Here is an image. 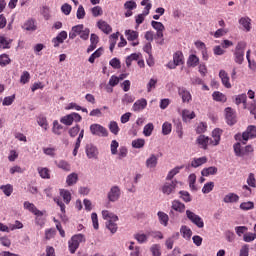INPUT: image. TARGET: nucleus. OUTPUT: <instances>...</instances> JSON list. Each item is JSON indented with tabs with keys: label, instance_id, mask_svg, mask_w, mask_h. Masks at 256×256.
<instances>
[{
	"label": "nucleus",
	"instance_id": "1",
	"mask_svg": "<svg viewBox=\"0 0 256 256\" xmlns=\"http://www.w3.org/2000/svg\"><path fill=\"white\" fill-rule=\"evenodd\" d=\"M102 217L106 220V229L110 231V233H117V221H119V217L108 210L102 211Z\"/></svg>",
	"mask_w": 256,
	"mask_h": 256
},
{
	"label": "nucleus",
	"instance_id": "2",
	"mask_svg": "<svg viewBox=\"0 0 256 256\" xmlns=\"http://www.w3.org/2000/svg\"><path fill=\"white\" fill-rule=\"evenodd\" d=\"M87 239L85 238V235L83 234H76L71 237V239L68 241V249L70 253L73 255L76 253V251L79 249V245L81 243H85Z\"/></svg>",
	"mask_w": 256,
	"mask_h": 256
},
{
	"label": "nucleus",
	"instance_id": "3",
	"mask_svg": "<svg viewBox=\"0 0 256 256\" xmlns=\"http://www.w3.org/2000/svg\"><path fill=\"white\" fill-rule=\"evenodd\" d=\"M245 47L247 44L245 42H238L234 52V61L238 65H242L243 61H245Z\"/></svg>",
	"mask_w": 256,
	"mask_h": 256
},
{
	"label": "nucleus",
	"instance_id": "4",
	"mask_svg": "<svg viewBox=\"0 0 256 256\" xmlns=\"http://www.w3.org/2000/svg\"><path fill=\"white\" fill-rule=\"evenodd\" d=\"M81 121H83V117H81L77 112H72L60 118V123L66 125L67 127H71L74 122L81 123Z\"/></svg>",
	"mask_w": 256,
	"mask_h": 256
},
{
	"label": "nucleus",
	"instance_id": "5",
	"mask_svg": "<svg viewBox=\"0 0 256 256\" xmlns=\"http://www.w3.org/2000/svg\"><path fill=\"white\" fill-rule=\"evenodd\" d=\"M179 65H185V56L182 51H176L173 54V61L168 62V69H177Z\"/></svg>",
	"mask_w": 256,
	"mask_h": 256
},
{
	"label": "nucleus",
	"instance_id": "6",
	"mask_svg": "<svg viewBox=\"0 0 256 256\" xmlns=\"http://www.w3.org/2000/svg\"><path fill=\"white\" fill-rule=\"evenodd\" d=\"M186 216L193 225H196L198 229H203L205 227V222L203 221V218L201 216L195 214L191 210H186Z\"/></svg>",
	"mask_w": 256,
	"mask_h": 256
},
{
	"label": "nucleus",
	"instance_id": "7",
	"mask_svg": "<svg viewBox=\"0 0 256 256\" xmlns=\"http://www.w3.org/2000/svg\"><path fill=\"white\" fill-rule=\"evenodd\" d=\"M90 133L97 137H108L109 135L107 128L103 127L101 124H91Z\"/></svg>",
	"mask_w": 256,
	"mask_h": 256
},
{
	"label": "nucleus",
	"instance_id": "8",
	"mask_svg": "<svg viewBox=\"0 0 256 256\" xmlns=\"http://www.w3.org/2000/svg\"><path fill=\"white\" fill-rule=\"evenodd\" d=\"M221 135H223V130L220 128H215L212 131L211 137L210 138V145L211 147H217L221 143Z\"/></svg>",
	"mask_w": 256,
	"mask_h": 256
},
{
	"label": "nucleus",
	"instance_id": "9",
	"mask_svg": "<svg viewBox=\"0 0 256 256\" xmlns=\"http://www.w3.org/2000/svg\"><path fill=\"white\" fill-rule=\"evenodd\" d=\"M256 137V126L250 125L247 127L246 131L242 134L243 145H246L249 139H255Z\"/></svg>",
	"mask_w": 256,
	"mask_h": 256
},
{
	"label": "nucleus",
	"instance_id": "10",
	"mask_svg": "<svg viewBox=\"0 0 256 256\" xmlns=\"http://www.w3.org/2000/svg\"><path fill=\"white\" fill-rule=\"evenodd\" d=\"M119 197H121V188L119 186H112L108 192V200L115 203V201H119Z\"/></svg>",
	"mask_w": 256,
	"mask_h": 256
},
{
	"label": "nucleus",
	"instance_id": "11",
	"mask_svg": "<svg viewBox=\"0 0 256 256\" xmlns=\"http://www.w3.org/2000/svg\"><path fill=\"white\" fill-rule=\"evenodd\" d=\"M24 209H27V211H30V213H33V215H37L38 217H43L44 215L43 211L37 209V206L29 201L24 202Z\"/></svg>",
	"mask_w": 256,
	"mask_h": 256
},
{
	"label": "nucleus",
	"instance_id": "12",
	"mask_svg": "<svg viewBox=\"0 0 256 256\" xmlns=\"http://www.w3.org/2000/svg\"><path fill=\"white\" fill-rule=\"evenodd\" d=\"M196 143H198V145H200V147L204 150H207L209 145H211V138H209L208 136H205L203 134H201L200 136H198V138L196 139Z\"/></svg>",
	"mask_w": 256,
	"mask_h": 256
},
{
	"label": "nucleus",
	"instance_id": "13",
	"mask_svg": "<svg viewBox=\"0 0 256 256\" xmlns=\"http://www.w3.org/2000/svg\"><path fill=\"white\" fill-rule=\"evenodd\" d=\"M225 113H226L227 123L229 125H235V123H237V116L235 115L233 108H231V107L226 108Z\"/></svg>",
	"mask_w": 256,
	"mask_h": 256
},
{
	"label": "nucleus",
	"instance_id": "14",
	"mask_svg": "<svg viewBox=\"0 0 256 256\" xmlns=\"http://www.w3.org/2000/svg\"><path fill=\"white\" fill-rule=\"evenodd\" d=\"M219 77L222 81V85L226 88V89H231L232 85L230 82V78H229V74L227 73V71L225 70H220L219 71Z\"/></svg>",
	"mask_w": 256,
	"mask_h": 256
},
{
	"label": "nucleus",
	"instance_id": "15",
	"mask_svg": "<svg viewBox=\"0 0 256 256\" xmlns=\"http://www.w3.org/2000/svg\"><path fill=\"white\" fill-rule=\"evenodd\" d=\"M178 95L181 97L183 103H189L192 99L191 93L185 87L178 88Z\"/></svg>",
	"mask_w": 256,
	"mask_h": 256
},
{
	"label": "nucleus",
	"instance_id": "16",
	"mask_svg": "<svg viewBox=\"0 0 256 256\" xmlns=\"http://www.w3.org/2000/svg\"><path fill=\"white\" fill-rule=\"evenodd\" d=\"M86 155L88 159H97L99 151L97 150V147H95L93 144H88L86 146Z\"/></svg>",
	"mask_w": 256,
	"mask_h": 256
},
{
	"label": "nucleus",
	"instance_id": "17",
	"mask_svg": "<svg viewBox=\"0 0 256 256\" xmlns=\"http://www.w3.org/2000/svg\"><path fill=\"white\" fill-rule=\"evenodd\" d=\"M67 39V31H61L55 38L52 39L54 47H59L61 43H65Z\"/></svg>",
	"mask_w": 256,
	"mask_h": 256
},
{
	"label": "nucleus",
	"instance_id": "18",
	"mask_svg": "<svg viewBox=\"0 0 256 256\" xmlns=\"http://www.w3.org/2000/svg\"><path fill=\"white\" fill-rule=\"evenodd\" d=\"M175 187H177V181H172L171 183L166 182L162 187V193L164 195H171L175 191Z\"/></svg>",
	"mask_w": 256,
	"mask_h": 256
},
{
	"label": "nucleus",
	"instance_id": "19",
	"mask_svg": "<svg viewBox=\"0 0 256 256\" xmlns=\"http://www.w3.org/2000/svg\"><path fill=\"white\" fill-rule=\"evenodd\" d=\"M147 107V99L145 98H141L139 100H137L134 104H133V111L135 112H139V111H143V109H145Z\"/></svg>",
	"mask_w": 256,
	"mask_h": 256
},
{
	"label": "nucleus",
	"instance_id": "20",
	"mask_svg": "<svg viewBox=\"0 0 256 256\" xmlns=\"http://www.w3.org/2000/svg\"><path fill=\"white\" fill-rule=\"evenodd\" d=\"M97 27L100 29V31H103V33H106V35H109L111 31H113V28H111V25L109 23L105 22L104 20H99L97 22Z\"/></svg>",
	"mask_w": 256,
	"mask_h": 256
},
{
	"label": "nucleus",
	"instance_id": "21",
	"mask_svg": "<svg viewBox=\"0 0 256 256\" xmlns=\"http://www.w3.org/2000/svg\"><path fill=\"white\" fill-rule=\"evenodd\" d=\"M159 161V158L155 156V154H152L147 160H146V167L148 169H155L157 167V163Z\"/></svg>",
	"mask_w": 256,
	"mask_h": 256
},
{
	"label": "nucleus",
	"instance_id": "22",
	"mask_svg": "<svg viewBox=\"0 0 256 256\" xmlns=\"http://www.w3.org/2000/svg\"><path fill=\"white\" fill-rule=\"evenodd\" d=\"M224 203H238L239 202V195L235 193H228L223 198Z\"/></svg>",
	"mask_w": 256,
	"mask_h": 256
},
{
	"label": "nucleus",
	"instance_id": "23",
	"mask_svg": "<svg viewBox=\"0 0 256 256\" xmlns=\"http://www.w3.org/2000/svg\"><path fill=\"white\" fill-rule=\"evenodd\" d=\"M37 171L41 179H51V170L47 167H38Z\"/></svg>",
	"mask_w": 256,
	"mask_h": 256
},
{
	"label": "nucleus",
	"instance_id": "24",
	"mask_svg": "<svg viewBox=\"0 0 256 256\" xmlns=\"http://www.w3.org/2000/svg\"><path fill=\"white\" fill-rule=\"evenodd\" d=\"M22 28L25 29V31H37V25H35V20L33 19L27 20Z\"/></svg>",
	"mask_w": 256,
	"mask_h": 256
},
{
	"label": "nucleus",
	"instance_id": "25",
	"mask_svg": "<svg viewBox=\"0 0 256 256\" xmlns=\"http://www.w3.org/2000/svg\"><path fill=\"white\" fill-rule=\"evenodd\" d=\"M172 209L178 211V213H185V204L179 200H174L172 202Z\"/></svg>",
	"mask_w": 256,
	"mask_h": 256
},
{
	"label": "nucleus",
	"instance_id": "26",
	"mask_svg": "<svg viewBox=\"0 0 256 256\" xmlns=\"http://www.w3.org/2000/svg\"><path fill=\"white\" fill-rule=\"evenodd\" d=\"M239 24L244 27L245 31H251V18L249 17H242L239 19Z\"/></svg>",
	"mask_w": 256,
	"mask_h": 256
},
{
	"label": "nucleus",
	"instance_id": "27",
	"mask_svg": "<svg viewBox=\"0 0 256 256\" xmlns=\"http://www.w3.org/2000/svg\"><path fill=\"white\" fill-rule=\"evenodd\" d=\"M187 67H197L199 65V58L195 54L189 55L187 59Z\"/></svg>",
	"mask_w": 256,
	"mask_h": 256
},
{
	"label": "nucleus",
	"instance_id": "28",
	"mask_svg": "<svg viewBox=\"0 0 256 256\" xmlns=\"http://www.w3.org/2000/svg\"><path fill=\"white\" fill-rule=\"evenodd\" d=\"M180 233L182 234V237L184 239H191V236L193 235V231H191V228L185 225L181 226Z\"/></svg>",
	"mask_w": 256,
	"mask_h": 256
},
{
	"label": "nucleus",
	"instance_id": "29",
	"mask_svg": "<svg viewBox=\"0 0 256 256\" xmlns=\"http://www.w3.org/2000/svg\"><path fill=\"white\" fill-rule=\"evenodd\" d=\"M196 115L194 111L191 110H183L182 111V119L183 121L187 122V121H191V119H195Z\"/></svg>",
	"mask_w": 256,
	"mask_h": 256
},
{
	"label": "nucleus",
	"instance_id": "30",
	"mask_svg": "<svg viewBox=\"0 0 256 256\" xmlns=\"http://www.w3.org/2000/svg\"><path fill=\"white\" fill-rule=\"evenodd\" d=\"M77 181H79V175L75 172L71 173L66 178V183L69 187H71L72 185H75V183H77Z\"/></svg>",
	"mask_w": 256,
	"mask_h": 256
},
{
	"label": "nucleus",
	"instance_id": "31",
	"mask_svg": "<svg viewBox=\"0 0 256 256\" xmlns=\"http://www.w3.org/2000/svg\"><path fill=\"white\" fill-rule=\"evenodd\" d=\"M201 175H202V177H209V175H217V167L211 166L208 168H204L201 171Z\"/></svg>",
	"mask_w": 256,
	"mask_h": 256
},
{
	"label": "nucleus",
	"instance_id": "32",
	"mask_svg": "<svg viewBox=\"0 0 256 256\" xmlns=\"http://www.w3.org/2000/svg\"><path fill=\"white\" fill-rule=\"evenodd\" d=\"M157 215L161 225H164V227H167V225H169V215H167L165 212H162V211H159Z\"/></svg>",
	"mask_w": 256,
	"mask_h": 256
},
{
	"label": "nucleus",
	"instance_id": "33",
	"mask_svg": "<svg viewBox=\"0 0 256 256\" xmlns=\"http://www.w3.org/2000/svg\"><path fill=\"white\" fill-rule=\"evenodd\" d=\"M235 103L241 105L243 103L244 109H247V94H239L235 97Z\"/></svg>",
	"mask_w": 256,
	"mask_h": 256
},
{
	"label": "nucleus",
	"instance_id": "34",
	"mask_svg": "<svg viewBox=\"0 0 256 256\" xmlns=\"http://www.w3.org/2000/svg\"><path fill=\"white\" fill-rule=\"evenodd\" d=\"M60 196L63 198V201L66 203V205L71 203V192H69V190L60 189Z\"/></svg>",
	"mask_w": 256,
	"mask_h": 256
},
{
	"label": "nucleus",
	"instance_id": "35",
	"mask_svg": "<svg viewBox=\"0 0 256 256\" xmlns=\"http://www.w3.org/2000/svg\"><path fill=\"white\" fill-rule=\"evenodd\" d=\"M212 98L214 99V101H218L220 103H225L227 101V96L219 91L213 92Z\"/></svg>",
	"mask_w": 256,
	"mask_h": 256
},
{
	"label": "nucleus",
	"instance_id": "36",
	"mask_svg": "<svg viewBox=\"0 0 256 256\" xmlns=\"http://www.w3.org/2000/svg\"><path fill=\"white\" fill-rule=\"evenodd\" d=\"M125 35L128 41H137V39H139V32L134 30H126Z\"/></svg>",
	"mask_w": 256,
	"mask_h": 256
},
{
	"label": "nucleus",
	"instance_id": "37",
	"mask_svg": "<svg viewBox=\"0 0 256 256\" xmlns=\"http://www.w3.org/2000/svg\"><path fill=\"white\" fill-rule=\"evenodd\" d=\"M205 163H207V157L204 156L200 158H195L191 162V167H194V168L201 167V165H205Z\"/></svg>",
	"mask_w": 256,
	"mask_h": 256
},
{
	"label": "nucleus",
	"instance_id": "38",
	"mask_svg": "<svg viewBox=\"0 0 256 256\" xmlns=\"http://www.w3.org/2000/svg\"><path fill=\"white\" fill-rule=\"evenodd\" d=\"M0 191H2L4 195H6V197H11L13 193V185L11 184L1 185Z\"/></svg>",
	"mask_w": 256,
	"mask_h": 256
},
{
	"label": "nucleus",
	"instance_id": "39",
	"mask_svg": "<svg viewBox=\"0 0 256 256\" xmlns=\"http://www.w3.org/2000/svg\"><path fill=\"white\" fill-rule=\"evenodd\" d=\"M233 147L236 157H245V150L241 147V143L237 142Z\"/></svg>",
	"mask_w": 256,
	"mask_h": 256
},
{
	"label": "nucleus",
	"instance_id": "40",
	"mask_svg": "<svg viewBox=\"0 0 256 256\" xmlns=\"http://www.w3.org/2000/svg\"><path fill=\"white\" fill-rule=\"evenodd\" d=\"M61 131H63V125L59 124L58 120L53 121L52 133L54 135H61Z\"/></svg>",
	"mask_w": 256,
	"mask_h": 256
},
{
	"label": "nucleus",
	"instance_id": "41",
	"mask_svg": "<svg viewBox=\"0 0 256 256\" xmlns=\"http://www.w3.org/2000/svg\"><path fill=\"white\" fill-rule=\"evenodd\" d=\"M133 149H143L145 147V139L138 138L132 141Z\"/></svg>",
	"mask_w": 256,
	"mask_h": 256
},
{
	"label": "nucleus",
	"instance_id": "42",
	"mask_svg": "<svg viewBox=\"0 0 256 256\" xmlns=\"http://www.w3.org/2000/svg\"><path fill=\"white\" fill-rule=\"evenodd\" d=\"M103 55V48H98L94 53L91 54L88 61L89 63H95V59H99Z\"/></svg>",
	"mask_w": 256,
	"mask_h": 256
},
{
	"label": "nucleus",
	"instance_id": "43",
	"mask_svg": "<svg viewBox=\"0 0 256 256\" xmlns=\"http://www.w3.org/2000/svg\"><path fill=\"white\" fill-rule=\"evenodd\" d=\"M56 165L59 169H62L63 171H71V164L65 160H60L59 162H56Z\"/></svg>",
	"mask_w": 256,
	"mask_h": 256
},
{
	"label": "nucleus",
	"instance_id": "44",
	"mask_svg": "<svg viewBox=\"0 0 256 256\" xmlns=\"http://www.w3.org/2000/svg\"><path fill=\"white\" fill-rule=\"evenodd\" d=\"M153 129H155V126H153V123H148L147 125L144 126L143 135L145 137H151V135L153 134Z\"/></svg>",
	"mask_w": 256,
	"mask_h": 256
},
{
	"label": "nucleus",
	"instance_id": "45",
	"mask_svg": "<svg viewBox=\"0 0 256 256\" xmlns=\"http://www.w3.org/2000/svg\"><path fill=\"white\" fill-rule=\"evenodd\" d=\"M108 127L113 135H119V131H121V129L119 128V124H117L116 121H111Z\"/></svg>",
	"mask_w": 256,
	"mask_h": 256
},
{
	"label": "nucleus",
	"instance_id": "46",
	"mask_svg": "<svg viewBox=\"0 0 256 256\" xmlns=\"http://www.w3.org/2000/svg\"><path fill=\"white\" fill-rule=\"evenodd\" d=\"M80 131H81V126H79V124H76L74 127H71L68 130V134L70 135V137L75 138L77 137V135H79Z\"/></svg>",
	"mask_w": 256,
	"mask_h": 256
},
{
	"label": "nucleus",
	"instance_id": "47",
	"mask_svg": "<svg viewBox=\"0 0 256 256\" xmlns=\"http://www.w3.org/2000/svg\"><path fill=\"white\" fill-rule=\"evenodd\" d=\"M11 63V58L7 54L0 55V67H7Z\"/></svg>",
	"mask_w": 256,
	"mask_h": 256
},
{
	"label": "nucleus",
	"instance_id": "48",
	"mask_svg": "<svg viewBox=\"0 0 256 256\" xmlns=\"http://www.w3.org/2000/svg\"><path fill=\"white\" fill-rule=\"evenodd\" d=\"M11 41L12 40H7L5 36H0V47L2 49H11Z\"/></svg>",
	"mask_w": 256,
	"mask_h": 256
},
{
	"label": "nucleus",
	"instance_id": "49",
	"mask_svg": "<svg viewBox=\"0 0 256 256\" xmlns=\"http://www.w3.org/2000/svg\"><path fill=\"white\" fill-rule=\"evenodd\" d=\"M37 123L39 126L42 127V129H44V131H47V129H49V123L47 122V118L40 116L37 119Z\"/></svg>",
	"mask_w": 256,
	"mask_h": 256
},
{
	"label": "nucleus",
	"instance_id": "50",
	"mask_svg": "<svg viewBox=\"0 0 256 256\" xmlns=\"http://www.w3.org/2000/svg\"><path fill=\"white\" fill-rule=\"evenodd\" d=\"M138 60H139V54L133 53V54L127 56V58H126V66L130 67L131 63H133V61H138Z\"/></svg>",
	"mask_w": 256,
	"mask_h": 256
},
{
	"label": "nucleus",
	"instance_id": "51",
	"mask_svg": "<svg viewBox=\"0 0 256 256\" xmlns=\"http://www.w3.org/2000/svg\"><path fill=\"white\" fill-rule=\"evenodd\" d=\"M215 188V183L214 182H207L204 184L202 188V193L207 194L211 193V191Z\"/></svg>",
	"mask_w": 256,
	"mask_h": 256
},
{
	"label": "nucleus",
	"instance_id": "52",
	"mask_svg": "<svg viewBox=\"0 0 256 256\" xmlns=\"http://www.w3.org/2000/svg\"><path fill=\"white\" fill-rule=\"evenodd\" d=\"M152 256H161V245L153 244L150 248Z\"/></svg>",
	"mask_w": 256,
	"mask_h": 256
},
{
	"label": "nucleus",
	"instance_id": "53",
	"mask_svg": "<svg viewBox=\"0 0 256 256\" xmlns=\"http://www.w3.org/2000/svg\"><path fill=\"white\" fill-rule=\"evenodd\" d=\"M151 26L153 27V29H155V31H165V25H163L161 22H157L155 20L151 21Z\"/></svg>",
	"mask_w": 256,
	"mask_h": 256
},
{
	"label": "nucleus",
	"instance_id": "54",
	"mask_svg": "<svg viewBox=\"0 0 256 256\" xmlns=\"http://www.w3.org/2000/svg\"><path fill=\"white\" fill-rule=\"evenodd\" d=\"M91 13L93 17H101V15H103V8H101V6H95L91 8Z\"/></svg>",
	"mask_w": 256,
	"mask_h": 256
},
{
	"label": "nucleus",
	"instance_id": "55",
	"mask_svg": "<svg viewBox=\"0 0 256 256\" xmlns=\"http://www.w3.org/2000/svg\"><path fill=\"white\" fill-rule=\"evenodd\" d=\"M205 131H207V123L200 122L196 128V133L201 135L202 133H205Z\"/></svg>",
	"mask_w": 256,
	"mask_h": 256
},
{
	"label": "nucleus",
	"instance_id": "56",
	"mask_svg": "<svg viewBox=\"0 0 256 256\" xmlns=\"http://www.w3.org/2000/svg\"><path fill=\"white\" fill-rule=\"evenodd\" d=\"M85 15H86L85 8L83 7V5H79L76 12L77 19H85Z\"/></svg>",
	"mask_w": 256,
	"mask_h": 256
},
{
	"label": "nucleus",
	"instance_id": "57",
	"mask_svg": "<svg viewBox=\"0 0 256 256\" xmlns=\"http://www.w3.org/2000/svg\"><path fill=\"white\" fill-rule=\"evenodd\" d=\"M15 101V94L12 96H7L4 98L2 105L9 107V105H13V102Z\"/></svg>",
	"mask_w": 256,
	"mask_h": 256
},
{
	"label": "nucleus",
	"instance_id": "58",
	"mask_svg": "<svg viewBox=\"0 0 256 256\" xmlns=\"http://www.w3.org/2000/svg\"><path fill=\"white\" fill-rule=\"evenodd\" d=\"M255 207V204L253 202H243L240 204V209L243 211H249Z\"/></svg>",
	"mask_w": 256,
	"mask_h": 256
},
{
	"label": "nucleus",
	"instance_id": "59",
	"mask_svg": "<svg viewBox=\"0 0 256 256\" xmlns=\"http://www.w3.org/2000/svg\"><path fill=\"white\" fill-rule=\"evenodd\" d=\"M109 65H111L113 69H121V60L118 58H113L110 60Z\"/></svg>",
	"mask_w": 256,
	"mask_h": 256
},
{
	"label": "nucleus",
	"instance_id": "60",
	"mask_svg": "<svg viewBox=\"0 0 256 256\" xmlns=\"http://www.w3.org/2000/svg\"><path fill=\"white\" fill-rule=\"evenodd\" d=\"M171 129H172V126H171V123H169V122H165L162 125V133L164 135H169L171 133Z\"/></svg>",
	"mask_w": 256,
	"mask_h": 256
},
{
	"label": "nucleus",
	"instance_id": "61",
	"mask_svg": "<svg viewBox=\"0 0 256 256\" xmlns=\"http://www.w3.org/2000/svg\"><path fill=\"white\" fill-rule=\"evenodd\" d=\"M243 239H244L245 243H251V241H255L256 234L255 233H246V234H244Z\"/></svg>",
	"mask_w": 256,
	"mask_h": 256
},
{
	"label": "nucleus",
	"instance_id": "62",
	"mask_svg": "<svg viewBox=\"0 0 256 256\" xmlns=\"http://www.w3.org/2000/svg\"><path fill=\"white\" fill-rule=\"evenodd\" d=\"M127 153H129V151L127 150V147L125 146L120 147L118 152V158L125 159V157H127Z\"/></svg>",
	"mask_w": 256,
	"mask_h": 256
},
{
	"label": "nucleus",
	"instance_id": "63",
	"mask_svg": "<svg viewBox=\"0 0 256 256\" xmlns=\"http://www.w3.org/2000/svg\"><path fill=\"white\" fill-rule=\"evenodd\" d=\"M247 183L249 185V187H256V179H255V174L250 173L247 179Z\"/></svg>",
	"mask_w": 256,
	"mask_h": 256
},
{
	"label": "nucleus",
	"instance_id": "64",
	"mask_svg": "<svg viewBox=\"0 0 256 256\" xmlns=\"http://www.w3.org/2000/svg\"><path fill=\"white\" fill-rule=\"evenodd\" d=\"M239 256H249V244H244L241 247Z\"/></svg>",
	"mask_w": 256,
	"mask_h": 256
}]
</instances>
